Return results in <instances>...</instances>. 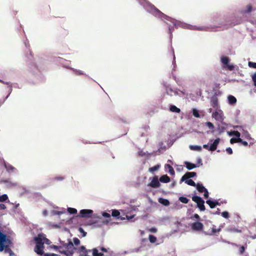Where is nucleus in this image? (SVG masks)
Listing matches in <instances>:
<instances>
[{
	"label": "nucleus",
	"instance_id": "nucleus-1",
	"mask_svg": "<svg viewBox=\"0 0 256 256\" xmlns=\"http://www.w3.org/2000/svg\"><path fill=\"white\" fill-rule=\"evenodd\" d=\"M137 1L146 12L150 14L156 18L160 19L168 25V32L169 34L170 43L171 44V53L173 58L174 55L175 54L174 49L172 44L173 36L172 32L174 30V28H178V27H180L190 30L208 31L210 28L216 29L217 28L220 27L222 25V22H218V26H210V27H204L202 26H196L191 25L178 20L164 14L148 0H137Z\"/></svg>",
	"mask_w": 256,
	"mask_h": 256
},
{
	"label": "nucleus",
	"instance_id": "nucleus-2",
	"mask_svg": "<svg viewBox=\"0 0 256 256\" xmlns=\"http://www.w3.org/2000/svg\"><path fill=\"white\" fill-rule=\"evenodd\" d=\"M14 234L12 229L6 226L0 230V252L8 254L9 256H16L12 250L14 247L13 239L12 237Z\"/></svg>",
	"mask_w": 256,
	"mask_h": 256
},
{
	"label": "nucleus",
	"instance_id": "nucleus-3",
	"mask_svg": "<svg viewBox=\"0 0 256 256\" xmlns=\"http://www.w3.org/2000/svg\"><path fill=\"white\" fill-rule=\"evenodd\" d=\"M76 217L80 218H90L86 222L84 226H91L98 224L99 220L102 219V216L98 214L94 213V210L91 209H82L80 210Z\"/></svg>",
	"mask_w": 256,
	"mask_h": 256
},
{
	"label": "nucleus",
	"instance_id": "nucleus-4",
	"mask_svg": "<svg viewBox=\"0 0 256 256\" xmlns=\"http://www.w3.org/2000/svg\"><path fill=\"white\" fill-rule=\"evenodd\" d=\"M28 60L26 62L28 65L30 66V68L32 69V74L35 76L39 81L42 82L44 80V76L42 74L40 68L38 66V65L32 61L31 58H32L33 56L31 52H30L29 56H27Z\"/></svg>",
	"mask_w": 256,
	"mask_h": 256
},
{
	"label": "nucleus",
	"instance_id": "nucleus-5",
	"mask_svg": "<svg viewBox=\"0 0 256 256\" xmlns=\"http://www.w3.org/2000/svg\"><path fill=\"white\" fill-rule=\"evenodd\" d=\"M220 138H216V139L210 138L206 144H203L202 148H204L208 151L212 152L216 150L220 142Z\"/></svg>",
	"mask_w": 256,
	"mask_h": 256
},
{
	"label": "nucleus",
	"instance_id": "nucleus-6",
	"mask_svg": "<svg viewBox=\"0 0 256 256\" xmlns=\"http://www.w3.org/2000/svg\"><path fill=\"white\" fill-rule=\"evenodd\" d=\"M220 61L223 69L228 70H234L235 66L234 64H230V58L228 56H222L220 57Z\"/></svg>",
	"mask_w": 256,
	"mask_h": 256
},
{
	"label": "nucleus",
	"instance_id": "nucleus-7",
	"mask_svg": "<svg viewBox=\"0 0 256 256\" xmlns=\"http://www.w3.org/2000/svg\"><path fill=\"white\" fill-rule=\"evenodd\" d=\"M102 217L103 216L106 218L105 220L102 222H99L98 224H96V226L98 227H100L102 225H107L110 224L111 222V214L108 213L106 211H104L102 212Z\"/></svg>",
	"mask_w": 256,
	"mask_h": 256
},
{
	"label": "nucleus",
	"instance_id": "nucleus-8",
	"mask_svg": "<svg viewBox=\"0 0 256 256\" xmlns=\"http://www.w3.org/2000/svg\"><path fill=\"white\" fill-rule=\"evenodd\" d=\"M150 180L151 181L148 184V187L153 188H158L160 186L161 184L158 176L155 175L152 177L150 178Z\"/></svg>",
	"mask_w": 256,
	"mask_h": 256
},
{
	"label": "nucleus",
	"instance_id": "nucleus-9",
	"mask_svg": "<svg viewBox=\"0 0 256 256\" xmlns=\"http://www.w3.org/2000/svg\"><path fill=\"white\" fill-rule=\"evenodd\" d=\"M213 92H214V95L211 96L210 100V104L211 106L216 110L220 109V106L218 102V98H217L218 94H216V90L215 88H213L212 90Z\"/></svg>",
	"mask_w": 256,
	"mask_h": 256
},
{
	"label": "nucleus",
	"instance_id": "nucleus-10",
	"mask_svg": "<svg viewBox=\"0 0 256 256\" xmlns=\"http://www.w3.org/2000/svg\"><path fill=\"white\" fill-rule=\"evenodd\" d=\"M192 230L194 232H200L203 230L204 226L200 221H196L190 224Z\"/></svg>",
	"mask_w": 256,
	"mask_h": 256
},
{
	"label": "nucleus",
	"instance_id": "nucleus-11",
	"mask_svg": "<svg viewBox=\"0 0 256 256\" xmlns=\"http://www.w3.org/2000/svg\"><path fill=\"white\" fill-rule=\"evenodd\" d=\"M45 234L42 232H40L38 235L34 237L33 241L35 243L36 245H44V238Z\"/></svg>",
	"mask_w": 256,
	"mask_h": 256
},
{
	"label": "nucleus",
	"instance_id": "nucleus-12",
	"mask_svg": "<svg viewBox=\"0 0 256 256\" xmlns=\"http://www.w3.org/2000/svg\"><path fill=\"white\" fill-rule=\"evenodd\" d=\"M74 248H76V247L74 246H70L67 250H59L58 252L66 256H73L74 253L76 252V250H74Z\"/></svg>",
	"mask_w": 256,
	"mask_h": 256
},
{
	"label": "nucleus",
	"instance_id": "nucleus-13",
	"mask_svg": "<svg viewBox=\"0 0 256 256\" xmlns=\"http://www.w3.org/2000/svg\"><path fill=\"white\" fill-rule=\"evenodd\" d=\"M212 116L216 120L220 121L224 116L223 112L220 109L214 110Z\"/></svg>",
	"mask_w": 256,
	"mask_h": 256
},
{
	"label": "nucleus",
	"instance_id": "nucleus-14",
	"mask_svg": "<svg viewBox=\"0 0 256 256\" xmlns=\"http://www.w3.org/2000/svg\"><path fill=\"white\" fill-rule=\"evenodd\" d=\"M219 200L218 199H212V198H208L206 200V204L208 205L210 208H216L218 205H219L218 201Z\"/></svg>",
	"mask_w": 256,
	"mask_h": 256
},
{
	"label": "nucleus",
	"instance_id": "nucleus-15",
	"mask_svg": "<svg viewBox=\"0 0 256 256\" xmlns=\"http://www.w3.org/2000/svg\"><path fill=\"white\" fill-rule=\"evenodd\" d=\"M44 245H36L34 248V252L40 256H44V254H46L44 252Z\"/></svg>",
	"mask_w": 256,
	"mask_h": 256
},
{
	"label": "nucleus",
	"instance_id": "nucleus-16",
	"mask_svg": "<svg viewBox=\"0 0 256 256\" xmlns=\"http://www.w3.org/2000/svg\"><path fill=\"white\" fill-rule=\"evenodd\" d=\"M158 112V110L156 106H149L148 108V111L146 113V115H148V117L152 116Z\"/></svg>",
	"mask_w": 256,
	"mask_h": 256
},
{
	"label": "nucleus",
	"instance_id": "nucleus-17",
	"mask_svg": "<svg viewBox=\"0 0 256 256\" xmlns=\"http://www.w3.org/2000/svg\"><path fill=\"white\" fill-rule=\"evenodd\" d=\"M112 216L116 220H125L126 218L121 216L119 210L114 209L112 210L111 213Z\"/></svg>",
	"mask_w": 256,
	"mask_h": 256
},
{
	"label": "nucleus",
	"instance_id": "nucleus-18",
	"mask_svg": "<svg viewBox=\"0 0 256 256\" xmlns=\"http://www.w3.org/2000/svg\"><path fill=\"white\" fill-rule=\"evenodd\" d=\"M224 224H220L219 226V228H212L211 232L210 234L206 232H204V234L206 235H210V236H216V234L220 232L222 230V228H224Z\"/></svg>",
	"mask_w": 256,
	"mask_h": 256
},
{
	"label": "nucleus",
	"instance_id": "nucleus-19",
	"mask_svg": "<svg viewBox=\"0 0 256 256\" xmlns=\"http://www.w3.org/2000/svg\"><path fill=\"white\" fill-rule=\"evenodd\" d=\"M166 146L162 142H160L158 143V148L157 150L154 151L150 153H148V154L150 156H155L156 155V152H161L162 150H166Z\"/></svg>",
	"mask_w": 256,
	"mask_h": 256
},
{
	"label": "nucleus",
	"instance_id": "nucleus-20",
	"mask_svg": "<svg viewBox=\"0 0 256 256\" xmlns=\"http://www.w3.org/2000/svg\"><path fill=\"white\" fill-rule=\"evenodd\" d=\"M228 104L231 106H234L237 102L236 98L232 95L228 94L227 96Z\"/></svg>",
	"mask_w": 256,
	"mask_h": 256
},
{
	"label": "nucleus",
	"instance_id": "nucleus-21",
	"mask_svg": "<svg viewBox=\"0 0 256 256\" xmlns=\"http://www.w3.org/2000/svg\"><path fill=\"white\" fill-rule=\"evenodd\" d=\"M58 242L61 244L60 246H62V248H68L70 246H72V241L70 238L68 239V242H65L64 241L62 240L60 238H58Z\"/></svg>",
	"mask_w": 256,
	"mask_h": 256
},
{
	"label": "nucleus",
	"instance_id": "nucleus-22",
	"mask_svg": "<svg viewBox=\"0 0 256 256\" xmlns=\"http://www.w3.org/2000/svg\"><path fill=\"white\" fill-rule=\"evenodd\" d=\"M255 10L251 4H248L246 6V9L241 11V14H248L252 12V11Z\"/></svg>",
	"mask_w": 256,
	"mask_h": 256
},
{
	"label": "nucleus",
	"instance_id": "nucleus-23",
	"mask_svg": "<svg viewBox=\"0 0 256 256\" xmlns=\"http://www.w3.org/2000/svg\"><path fill=\"white\" fill-rule=\"evenodd\" d=\"M174 224L175 225H176V228L174 229V230H172L170 231V233L169 234L170 236H171V235H172L174 234H175V233H176V232H178L179 230H180V227L182 226V222H180L178 221V220L175 221L174 222Z\"/></svg>",
	"mask_w": 256,
	"mask_h": 256
},
{
	"label": "nucleus",
	"instance_id": "nucleus-24",
	"mask_svg": "<svg viewBox=\"0 0 256 256\" xmlns=\"http://www.w3.org/2000/svg\"><path fill=\"white\" fill-rule=\"evenodd\" d=\"M184 164L186 168L189 170H192L194 168H198V166H196L195 164H194L189 161H184Z\"/></svg>",
	"mask_w": 256,
	"mask_h": 256
},
{
	"label": "nucleus",
	"instance_id": "nucleus-25",
	"mask_svg": "<svg viewBox=\"0 0 256 256\" xmlns=\"http://www.w3.org/2000/svg\"><path fill=\"white\" fill-rule=\"evenodd\" d=\"M66 68L72 70L76 76L85 75L86 76H88V75L86 74H85L82 71L80 70H78V69L72 68L70 66H66Z\"/></svg>",
	"mask_w": 256,
	"mask_h": 256
},
{
	"label": "nucleus",
	"instance_id": "nucleus-26",
	"mask_svg": "<svg viewBox=\"0 0 256 256\" xmlns=\"http://www.w3.org/2000/svg\"><path fill=\"white\" fill-rule=\"evenodd\" d=\"M191 112L192 116L196 118H201L204 116V115H201L200 114V112L197 108H192Z\"/></svg>",
	"mask_w": 256,
	"mask_h": 256
},
{
	"label": "nucleus",
	"instance_id": "nucleus-27",
	"mask_svg": "<svg viewBox=\"0 0 256 256\" xmlns=\"http://www.w3.org/2000/svg\"><path fill=\"white\" fill-rule=\"evenodd\" d=\"M160 182L166 184L170 182V178L167 174H162L160 177Z\"/></svg>",
	"mask_w": 256,
	"mask_h": 256
},
{
	"label": "nucleus",
	"instance_id": "nucleus-28",
	"mask_svg": "<svg viewBox=\"0 0 256 256\" xmlns=\"http://www.w3.org/2000/svg\"><path fill=\"white\" fill-rule=\"evenodd\" d=\"M158 202L162 205L166 206H168L170 204V200L168 199L162 197H160L158 198Z\"/></svg>",
	"mask_w": 256,
	"mask_h": 256
},
{
	"label": "nucleus",
	"instance_id": "nucleus-29",
	"mask_svg": "<svg viewBox=\"0 0 256 256\" xmlns=\"http://www.w3.org/2000/svg\"><path fill=\"white\" fill-rule=\"evenodd\" d=\"M204 200H202V201L198 202L196 203V208H198L199 210L201 212H204L206 210V206H204Z\"/></svg>",
	"mask_w": 256,
	"mask_h": 256
},
{
	"label": "nucleus",
	"instance_id": "nucleus-30",
	"mask_svg": "<svg viewBox=\"0 0 256 256\" xmlns=\"http://www.w3.org/2000/svg\"><path fill=\"white\" fill-rule=\"evenodd\" d=\"M168 110L171 112L178 114L180 113L181 112V110L180 108L172 104H170Z\"/></svg>",
	"mask_w": 256,
	"mask_h": 256
},
{
	"label": "nucleus",
	"instance_id": "nucleus-31",
	"mask_svg": "<svg viewBox=\"0 0 256 256\" xmlns=\"http://www.w3.org/2000/svg\"><path fill=\"white\" fill-rule=\"evenodd\" d=\"M194 187H196L197 190L200 192H203L206 188L201 182H197Z\"/></svg>",
	"mask_w": 256,
	"mask_h": 256
},
{
	"label": "nucleus",
	"instance_id": "nucleus-32",
	"mask_svg": "<svg viewBox=\"0 0 256 256\" xmlns=\"http://www.w3.org/2000/svg\"><path fill=\"white\" fill-rule=\"evenodd\" d=\"M2 166L4 167L7 172H10V170H16V168L12 165L7 162L4 160Z\"/></svg>",
	"mask_w": 256,
	"mask_h": 256
},
{
	"label": "nucleus",
	"instance_id": "nucleus-33",
	"mask_svg": "<svg viewBox=\"0 0 256 256\" xmlns=\"http://www.w3.org/2000/svg\"><path fill=\"white\" fill-rule=\"evenodd\" d=\"M164 168H165V169H168V172L170 175H171V176L175 175L174 170L171 165L166 164L164 165Z\"/></svg>",
	"mask_w": 256,
	"mask_h": 256
},
{
	"label": "nucleus",
	"instance_id": "nucleus-34",
	"mask_svg": "<svg viewBox=\"0 0 256 256\" xmlns=\"http://www.w3.org/2000/svg\"><path fill=\"white\" fill-rule=\"evenodd\" d=\"M189 148L194 151L201 152L202 151V146L200 145H192L189 146Z\"/></svg>",
	"mask_w": 256,
	"mask_h": 256
},
{
	"label": "nucleus",
	"instance_id": "nucleus-35",
	"mask_svg": "<svg viewBox=\"0 0 256 256\" xmlns=\"http://www.w3.org/2000/svg\"><path fill=\"white\" fill-rule=\"evenodd\" d=\"M192 201L195 202L196 204L198 202H200L202 200H204L203 198L200 196H198L196 194V191L194 192V194H192Z\"/></svg>",
	"mask_w": 256,
	"mask_h": 256
},
{
	"label": "nucleus",
	"instance_id": "nucleus-36",
	"mask_svg": "<svg viewBox=\"0 0 256 256\" xmlns=\"http://www.w3.org/2000/svg\"><path fill=\"white\" fill-rule=\"evenodd\" d=\"M0 183H4L6 184V186L9 187L16 186H17V183H13L9 181L8 180H1Z\"/></svg>",
	"mask_w": 256,
	"mask_h": 256
},
{
	"label": "nucleus",
	"instance_id": "nucleus-37",
	"mask_svg": "<svg viewBox=\"0 0 256 256\" xmlns=\"http://www.w3.org/2000/svg\"><path fill=\"white\" fill-rule=\"evenodd\" d=\"M92 256H103L104 254L98 252V249L96 248H94L92 249Z\"/></svg>",
	"mask_w": 256,
	"mask_h": 256
},
{
	"label": "nucleus",
	"instance_id": "nucleus-38",
	"mask_svg": "<svg viewBox=\"0 0 256 256\" xmlns=\"http://www.w3.org/2000/svg\"><path fill=\"white\" fill-rule=\"evenodd\" d=\"M160 168V164H158L154 166L150 167L148 169L149 172L151 173H154V172L158 170Z\"/></svg>",
	"mask_w": 256,
	"mask_h": 256
},
{
	"label": "nucleus",
	"instance_id": "nucleus-39",
	"mask_svg": "<svg viewBox=\"0 0 256 256\" xmlns=\"http://www.w3.org/2000/svg\"><path fill=\"white\" fill-rule=\"evenodd\" d=\"M226 230L228 232H238V233H240L242 232V230L240 229H238L236 228H226Z\"/></svg>",
	"mask_w": 256,
	"mask_h": 256
},
{
	"label": "nucleus",
	"instance_id": "nucleus-40",
	"mask_svg": "<svg viewBox=\"0 0 256 256\" xmlns=\"http://www.w3.org/2000/svg\"><path fill=\"white\" fill-rule=\"evenodd\" d=\"M242 135L244 136V138L247 140H254L253 138L251 137L250 134L248 133V131L246 130H242Z\"/></svg>",
	"mask_w": 256,
	"mask_h": 256
},
{
	"label": "nucleus",
	"instance_id": "nucleus-41",
	"mask_svg": "<svg viewBox=\"0 0 256 256\" xmlns=\"http://www.w3.org/2000/svg\"><path fill=\"white\" fill-rule=\"evenodd\" d=\"M186 184L188 186H194L196 183H195L190 178H187L186 180Z\"/></svg>",
	"mask_w": 256,
	"mask_h": 256
},
{
	"label": "nucleus",
	"instance_id": "nucleus-42",
	"mask_svg": "<svg viewBox=\"0 0 256 256\" xmlns=\"http://www.w3.org/2000/svg\"><path fill=\"white\" fill-rule=\"evenodd\" d=\"M238 247H240L239 254L242 255V254H244L246 248H247V244H246V243L245 244L242 245V246H241L240 244Z\"/></svg>",
	"mask_w": 256,
	"mask_h": 256
},
{
	"label": "nucleus",
	"instance_id": "nucleus-43",
	"mask_svg": "<svg viewBox=\"0 0 256 256\" xmlns=\"http://www.w3.org/2000/svg\"><path fill=\"white\" fill-rule=\"evenodd\" d=\"M66 210L70 214H77L78 210L76 208L68 207Z\"/></svg>",
	"mask_w": 256,
	"mask_h": 256
},
{
	"label": "nucleus",
	"instance_id": "nucleus-44",
	"mask_svg": "<svg viewBox=\"0 0 256 256\" xmlns=\"http://www.w3.org/2000/svg\"><path fill=\"white\" fill-rule=\"evenodd\" d=\"M178 200L181 202L186 204L190 201V200L184 196H180L178 198Z\"/></svg>",
	"mask_w": 256,
	"mask_h": 256
},
{
	"label": "nucleus",
	"instance_id": "nucleus-45",
	"mask_svg": "<svg viewBox=\"0 0 256 256\" xmlns=\"http://www.w3.org/2000/svg\"><path fill=\"white\" fill-rule=\"evenodd\" d=\"M74 250H76V252L81 254L82 252H84L85 250V246H80L79 247H76V248H74Z\"/></svg>",
	"mask_w": 256,
	"mask_h": 256
},
{
	"label": "nucleus",
	"instance_id": "nucleus-46",
	"mask_svg": "<svg viewBox=\"0 0 256 256\" xmlns=\"http://www.w3.org/2000/svg\"><path fill=\"white\" fill-rule=\"evenodd\" d=\"M63 209H64V210H62V211H58V210H52L51 212L52 214V216H56V215L60 216V215H61L62 214H63L65 213V209L64 208H63Z\"/></svg>",
	"mask_w": 256,
	"mask_h": 256
},
{
	"label": "nucleus",
	"instance_id": "nucleus-47",
	"mask_svg": "<svg viewBox=\"0 0 256 256\" xmlns=\"http://www.w3.org/2000/svg\"><path fill=\"white\" fill-rule=\"evenodd\" d=\"M6 201H8V198L6 194L0 195V202H6Z\"/></svg>",
	"mask_w": 256,
	"mask_h": 256
},
{
	"label": "nucleus",
	"instance_id": "nucleus-48",
	"mask_svg": "<svg viewBox=\"0 0 256 256\" xmlns=\"http://www.w3.org/2000/svg\"><path fill=\"white\" fill-rule=\"evenodd\" d=\"M80 241L78 238L74 237L73 238L72 242V246H74V245L77 246L80 245Z\"/></svg>",
	"mask_w": 256,
	"mask_h": 256
},
{
	"label": "nucleus",
	"instance_id": "nucleus-49",
	"mask_svg": "<svg viewBox=\"0 0 256 256\" xmlns=\"http://www.w3.org/2000/svg\"><path fill=\"white\" fill-rule=\"evenodd\" d=\"M148 240L151 244H154L156 242L157 238L152 234H150L148 236Z\"/></svg>",
	"mask_w": 256,
	"mask_h": 256
},
{
	"label": "nucleus",
	"instance_id": "nucleus-50",
	"mask_svg": "<svg viewBox=\"0 0 256 256\" xmlns=\"http://www.w3.org/2000/svg\"><path fill=\"white\" fill-rule=\"evenodd\" d=\"M65 178L64 176H56L54 178H51L50 180L52 182L54 180L57 181H62Z\"/></svg>",
	"mask_w": 256,
	"mask_h": 256
},
{
	"label": "nucleus",
	"instance_id": "nucleus-51",
	"mask_svg": "<svg viewBox=\"0 0 256 256\" xmlns=\"http://www.w3.org/2000/svg\"><path fill=\"white\" fill-rule=\"evenodd\" d=\"M185 175H188L190 178H195L197 176V174L196 172H186Z\"/></svg>",
	"mask_w": 256,
	"mask_h": 256
},
{
	"label": "nucleus",
	"instance_id": "nucleus-52",
	"mask_svg": "<svg viewBox=\"0 0 256 256\" xmlns=\"http://www.w3.org/2000/svg\"><path fill=\"white\" fill-rule=\"evenodd\" d=\"M50 248L54 249V250L58 252L59 250H62V246H56L54 244L50 245Z\"/></svg>",
	"mask_w": 256,
	"mask_h": 256
},
{
	"label": "nucleus",
	"instance_id": "nucleus-53",
	"mask_svg": "<svg viewBox=\"0 0 256 256\" xmlns=\"http://www.w3.org/2000/svg\"><path fill=\"white\" fill-rule=\"evenodd\" d=\"M78 229V232L82 234V237H85L86 236L87 232L84 231L82 227L79 226Z\"/></svg>",
	"mask_w": 256,
	"mask_h": 256
},
{
	"label": "nucleus",
	"instance_id": "nucleus-54",
	"mask_svg": "<svg viewBox=\"0 0 256 256\" xmlns=\"http://www.w3.org/2000/svg\"><path fill=\"white\" fill-rule=\"evenodd\" d=\"M221 216L224 218H225L226 219H228L230 217V213L228 211H224L222 212H221Z\"/></svg>",
	"mask_w": 256,
	"mask_h": 256
},
{
	"label": "nucleus",
	"instance_id": "nucleus-55",
	"mask_svg": "<svg viewBox=\"0 0 256 256\" xmlns=\"http://www.w3.org/2000/svg\"><path fill=\"white\" fill-rule=\"evenodd\" d=\"M236 132V134H234V138L238 140V142L242 139L240 138V133L238 131H234Z\"/></svg>",
	"mask_w": 256,
	"mask_h": 256
},
{
	"label": "nucleus",
	"instance_id": "nucleus-56",
	"mask_svg": "<svg viewBox=\"0 0 256 256\" xmlns=\"http://www.w3.org/2000/svg\"><path fill=\"white\" fill-rule=\"evenodd\" d=\"M205 125L207 127H208L210 130H213L214 128V124L210 122H206L205 123Z\"/></svg>",
	"mask_w": 256,
	"mask_h": 256
},
{
	"label": "nucleus",
	"instance_id": "nucleus-57",
	"mask_svg": "<svg viewBox=\"0 0 256 256\" xmlns=\"http://www.w3.org/2000/svg\"><path fill=\"white\" fill-rule=\"evenodd\" d=\"M190 218L196 220V221H200V218L198 214H194L192 216H190Z\"/></svg>",
	"mask_w": 256,
	"mask_h": 256
},
{
	"label": "nucleus",
	"instance_id": "nucleus-58",
	"mask_svg": "<svg viewBox=\"0 0 256 256\" xmlns=\"http://www.w3.org/2000/svg\"><path fill=\"white\" fill-rule=\"evenodd\" d=\"M203 164L202 162V160L200 157H198L196 159V166H198V168L202 166Z\"/></svg>",
	"mask_w": 256,
	"mask_h": 256
},
{
	"label": "nucleus",
	"instance_id": "nucleus-59",
	"mask_svg": "<svg viewBox=\"0 0 256 256\" xmlns=\"http://www.w3.org/2000/svg\"><path fill=\"white\" fill-rule=\"evenodd\" d=\"M218 130L219 134H221L224 132L226 130V128L224 126H220V124H218Z\"/></svg>",
	"mask_w": 256,
	"mask_h": 256
},
{
	"label": "nucleus",
	"instance_id": "nucleus-60",
	"mask_svg": "<svg viewBox=\"0 0 256 256\" xmlns=\"http://www.w3.org/2000/svg\"><path fill=\"white\" fill-rule=\"evenodd\" d=\"M148 153V152H143L142 150H140L138 152V154L140 156H145L146 154H147L148 155V158H149L150 156H149Z\"/></svg>",
	"mask_w": 256,
	"mask_h": 256
},
{
	"label": "nucleus",
	"instance_id": "nucleus-61",
	"mask_svg": "<svg viewBox=\"0 0 256 256\" xmlns=\"http://www.w3.org/2000/svg\"><path fill=\"white\" fill-rule=\"evenodd\" d=\"M254 86L256 88V72L252 76Z\"/></svg>",
	"mask_w": 256,
	"mask_h": 256
},
{
	"label": "nucleus",
	"instance_id": "nucleus-62",
	"mask_svg": "<svg viewBox=\"0 0 256 256\" xmlns=\"http://www.w3.org/2000/svg\"><path fill=\"white\" fill-rule=\"evenodd\" d=\"M248 66L250 68H256V62H248Z\"/></svg>",
	"mask_w": 256,
	"mask_h": 256
},
{
	"label": "nucleus",
	"instance_id": "nucleus-63",
	"mask_svg": "<svg viewBox=\"0 0 256 256\" xmlns=\"http://www.w3.org/2000/svg\"><path fill=\"white\" fill-rule=\"evenodd\" d=\"M210 213L211 214H213V215H220L221 214L220 210L219 208H217L216 211V212L210 211Z\"/></svg>",
	"mask_w": 256,
	"mask_h": 256
},
{
	"label": "nucleus",
	"instance_id": "nucleus-64",
	"mask_svg": "<svg viewBox=\"0 0 256 256\" xmlns=\"http://www.w3.org/2000/svg\"><path fill=\"white\" fill-rule=\"evenodd\" d=\"M142 246L130 250V252H138L140 251Z\"/></svg>",
	"mask_w": 256,
	"mask_h": 256
}]
</instances>
